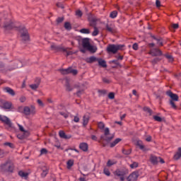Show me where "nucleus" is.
I'll use <instances>...</instances> for the list:
<instances>
[{
  "label": "nucleus",
  "instance_id": "1",
  "mask_svg": "<svg viewBox=\"0 0 181 181\" xmlns=\"http://www.w3.org/2000/svg\"><path fill=\"white\" fill-rule=\"evenodd\" d=\"M125 45H115V44H110L107 47V52L109 54H117L119 50H123Z\"/></svg>",
  "mask_w": 181,
  "mask_h": 181
},
{
  "label": "nucleus",
  "instance_id": "2",
  "mask_svg": "<svg viewBox=\"0 0 181 181\" xmlns=\"http://www.w3.org/2000/svg\"><path fill=\"white\" fill-rule=\"evenodd\" d=\"M14 168L15 166L13 165V163L11 162V160H7L0 165V172H3L4 173L8 172L12 173L13 172Z\"/></svg>",
  "mask_w": 181,
  "mask_h": 181
},
{
  "label": "nucleus",
  "instance_id": "3",
  "mask_svg": "<svg viewBox=\"0 0 181 181\" xmlns=\"http://www.w3.org/2000/svg\"><path fill=\"white\" fill-rule=\"evenodd\" d=\"M82 46L83 49L88 50L90 53H95V52H97V47L90 44V40L88 38L82 39Z\"/></svg>",
  "mask_w": 181,
  "mask_h": 181
},
{
  "label": "nucleus",
  "instance_id": "4",
  "mask_svg": "<svg viewBox=\"0 0 181 181\" xmlns=\"http://www.w3.org/2000/svg\"><path fill=\"white\" fill-rule=\"evenodd\" d=\"M0 27L4 29V30H11L13 28H16L15 24H13V22L11 19L4 20V23L0 24Z\"/></svg>",
  "mask_w": 181,
  "mask_h": 181
},
{
  "label": "nucleus",
  "instance_id": "5",
  "mask_svg": "<svg viewBox=\"0 0 181 181\" xmlns=\"http://www.w3.org/2000/svg\"><path fill=\"white\" fill-rule=\"evenodd\" d=\"M51 49L52 50H55V52H66V56H71L73 54V52L67 51V49L60 45H52Z\"/></svg>",
  "mask_w": 181,
  "mask_h": 181
},
{
  "label": "nucleus",
  "instance_id": "6",
  "mask_svg": "<svg viewBox=\"0 0 181 181\" xmlns=\"http://www.w3.org/2000/svg\"><path fill=\"white\" fill-rule=\"evenodd\" d=\"M18 30L20 31L22 40L24 42L29 40V34L28 33V30L23 26L20 27Z\"/></svg>",
  "mask_w": 181,
  "mask_h": 181
},
{
  "label": "nucleus",
  "instance_id": "7",
  "mask_svg": "<svg viewBox=\"0 0 181 181\" xmlns=\"http://www.w3.org/2000/svg\"><path fill=\"white\" fill-rule=\"evenodd\" d=\"M150 162L152 163V165H158V163H165V160L160 158V157H157L156 156L154 155H151L150 156Z\"/></svg>",
  "mask_w": 181,
  "mask_h": 181
},
{
  "label": "nucleus",
  "instance_id": "8",
  "mask_svg": "<svg viewBox=\"0 0 181 181\" xmlns=\"http://www.w3.org/2000/svg\"><path fill=\"white\" fill-rule=\"evenodd\" d=\"M23 114H25V115H30V114L33 115L36 114V110H35V107H31V109L30 107H28V106L24 107Z\"/></svg>",
  "mask_w": 181,
  "mask_h": 181
},
{
  "label": "nucleus",
  "instance_id": "9",
  "mask_svg": "<svg viewBox=\"0 0 181 181\" xmlns=\"http://www.w3.org/2000/svg\"><path fill=\"white\" fill-rule=\"evenodd\" d=\"M0 121L6 125H8L10 128L12 127V122H11V119H9L8 117L0 115Z\"/></svg>",
  "mask_w": 181,
  "mask_h": 181
},
{
  "label": "nucleus",
  "instance_id": "10",
  "mask_svg": "<svg viewBox=\"0 0 181 181\" xmlns=\"http://www.w3.org/2000/svg\"><path fill=\"white\" fill-rule=\"evenodd\" d=\"M105 136H101V139H103L104 141H107V142H110L112 139V136L108 137V135H110V129L108 127H106L105 129Z\"/></svg>",
  "mask_w": 181,
  "mask_h": 181
},
{
  "label": "nucleus",
  "instance_id": "11",
  "mask_svg": "<svg viewBox=\"0 0 181 181\" xmlns=\"http://www.w3.org/2000/svg\"><path fill=\"white\" fill-rule=\"evenodd\" d=\"M149 54H151V56H162V51L158 48H153L150 50Z\"/></svg>",
  "mask_w": 181,
  "mask_h": 181
},
{
  "label": "nucleus",
  "instance_id": "12",
  "mask_svg": "<svg viewBox=\"0 0 181 181\" xmlns=\"http://www.w3.org/2000/svg\"><path fill=\"white\" fill-rule=\"evenodd\" d=\"M166 94L173 101H179V96L177 94L172 93L170 90H168Z\"/></svg>",
  "mask_w": 181,
  "mask_h": 181
},
{
  "label": "nucleus",
  "instance_id": "13",
  "mask_svg": "<svg viewBox=\"0 0 181 181\" xmlns=\"http://www.w3.org/2000/svg\"><path fill=\"white\" fill-rule=\"evenodd\" d=\"M115 175L118 176V177H119L121 181L125 180V177H124L125 176V171L117 170L115 171Z\"/></svg>",
  "mask_w": 181,
  "mask_h": 181
},
{
  "label": "nucleus",
  "instance_id": "14",
  "mask_svg": "<svg viewBox=\"0 0 181 181\" xmlns=\"http://www.w3.org/2000/svg\"><path fill=\"white\" fill-rule=\"evenodd\" d=\"M138 173L134 172L132 174L129 175V176L127 178L128 181H136V179H138Z\"/></svg>",
  "mask_w": 181,
  "mask_h": 181
},
{
  "label": "nucleus",
  "instance_id": "15",
  "mask_svg": "<svg viewBox=\"0 0 181 181\" xmlns=\"http://www.w3.org/2000/svg\"><path fill=\"white\" fill-rule=\"evenodd\" d=\"M23 64H22V62L19 61V60H16L14 62V65L13 67H11L9 70H15V69H21V67H22Z\"/></svg>",
  "mask_w": 181,
  "mask_h": 181
},
{
  "label": "nucleus",
  "instance_id": "16",
  "mask_svg": "<svg viewBox=\"0 0 181 181\" xmlns=\"http://www.w3.org/2000/svg\"><path fill=\"white\" fill-rule=\"evenodd\" d=\"M79 148L83 152H87L88 151V144L87 143H81L79 144Z\"/></svg>",
  "mask_w": 181,
  "mask_h": 181
},
{
  "label": "nucleus",
  "instance_id": "17",
  "mask_svg": "<svg viewBox=\"0 0 181 181\" xmlns=\"http://www.w3.org/2000/svg\"><path fill=\"white\" fill-rule=\"evenodd\" d=\"M152 37L154 40H156V44L158 46H163V40L162 39V37H156L155 36H153Z\"/></svg>",
  "mask_w": 181,
  "mask_h": 181
},
{
  "label": "nucleus",
  "instance_id": "18",
  "mask_svg": "<svg viewBox=\"0 0 181 181\" xmlns=\"http://www.w3.org/2000/svg\"><path fill=\"white\" fill-rule=\"evenodd\" d=\"M88 121H90V116L88 115H85L83 117V125L86 127L88 124Z\"/></svg>",
  "mask_w": 181,
  "mask_h": 181
},
{
  "label": "nucleus",
  "instance_id": "19",
  "mask_svg": "<svg viewBox=\"0 0 181 181\" xmlns=\"http://www.w3.org/2000/svg\"><path fill=\"white\" fill-rule=\"evenodd\" d=\"M12 107V103L11 102H4L2 105V108L4 110H11Z\"/></svg>",
  "mask_w": 181,
  "mask_h": 181
},
{
  "label": "nucleus",
  "instance_id": "20",
  "mask_svg": "<svg viewBox=\"0 0 181 181\" xmlns=\"http://www.w3.org/2000/svg\"><path fill=\"white\" fill-rule=\"evenodd\" d=\"M59 134L60 138H63L64 139H70V138H71V135H66V133L63 131H59Z\"/></svg>",
  "mask_w": 181,
  "mask_h": 181
},
{
  "label": "nucleus",
  "instance_id": "21",
  "mask_svg": "<svg viewBox=\"0 0 181 181\" xmlns=\"http://www.w3.org/2000/svg\"><path fill=\"white\" fill-rule=\"evenodd\" d=\"M69 74H73V76H77L78 71L74 69L73 67L70 66L68 68Z\"/></svg>",
  "mask_w": 181,
  "mask_h": 181
},
{
  "label": "nucleus",
  "instance_id": "22",
  "mask_svg": "<svg viewBox=\"0 0 181 181\" xmlns=\"http://www.w3.org/2000/svg\"><path fill=\"white\" fill-rule=\"evenodd\" d=\"M181 158V147L178 148L177 151L176 153L174 155V159L175 160H179V158Z\"/></svg>",
  "mask_w": 181,
  "mask_h": 181
},
{
  "label": "nucleus",
  "instance_id": "23",
  "mask_svg": "<svg viewBox=\"0 0 181 181\" xmlns=\"http://www.w3.org/2000/svg\"><path fill=\"white\" fill-rule=\"evenodd\" d=\"M136 146L138 147H139V148L141 150V151H146V148H145V146H144V144L142 143V141L141 140H138L136 141Z\"/></svg>",
  "mask_w": 181,
  "mask_h": 181
},
{
  "label": "nucleus",
  "instance_id": "24",
  "mask_svg": "<svg viewBox=\"0 0 181 181\" xmlns=\"http://www.w3.org/2000/svg\"><path fill=\"white\" fill-rule=\"evenodd\" d=\"M4 90L6 93H8V94H10V95H15V91L13 90L12 88H11L9 87H6V88H4Z\"/></svg>",
  "mask_w": 181,
  "mask_h": 181
},
{
  "label": "nucleus",
  "instance_id": "25",
  "mask_svg": "<svg viewBox=\"0 0 181 181\" xmlns=\"http://www.w3.org/2000/svg\"><path fill=\"white\" fill-rule=\"evenodd\" d=\"M40 84V79H38V81L37 83L31 84L30 85V87L32 90H37V88H39Z\"/></svg>",
  "mask_w": 181,
  "mask_h": 181
},
{
  "label": "nucleus",
  "instance_id": "26",
  "mask_svg": "<svg viewBox=\"0 0 181 181\" xmlns=\"http://www.w3.org/2000/svg\"><path fill=\"white\" fill-rule=\"evenodd\" d=\"M99 66L101 67H107V62L103 59H98Z\"/></svg>",
  "mask_w": 181,
  "mask_h": 181
},
{
  "label": "nucleus",
  "instance_id": "27",
  "mask_svg": "<svg viewBox=\"0 0 181 181\" xmlns=\"http://www.w3.org/2000/svg\"><path fill=\"white\" fill-rule=\"evenodd\" d=\"M122 139L117 138L113 142L110 143V148H114L115 145H117V144H119Z\"/></svg>",
  "mask_w": 181,
  "mask_h": 181
},
{
  "label": "nucleus",
  "instance_id": "28",
  "mask_svg": "<svg viewBox=\"0 0 181 181\" xmlns=\"http://www.w3.org/2000/svg\"><path fill=\"white\" fill-rule=\"evenodd\" d=\"M98 59L95 57H90L86 59L87 63H94V62H98Z\"/></svg>",
  "mask_w": 181,
  "mask_h": 181
},
{
  "label": "nucleus",
  "instance_id": "29",
  "mask_svg": "<svg viewBox=\"0 0 181 181\" xmlns=\"http://www.w3.org/2000/svg\"><path fill=\"white\" fill-rule=\"evenodd\" d=\"M118 16V12L117 11H112L110 14V18L112 19H115V18Z\"/></svg>",
  "mask_w": 181,
  "mask_h": 181
},
{
  "label": "nucleus",
  "instance_id": "30",
  "mask_svg": "<svg viewBox=\"0 0 181 181\" xmlns=\"http://www.w3.org/2000/svg\"><path fill=\"white\" fill-rule=\"evenodd\" d=\"M18 175L19 176H21V177H28V176H29V174L28 173H25L23 171H19L18 172Z\"/></svg>",
  "mask_w": 181,
  "mask_h": 181
},
{
  "label": "nucleus",
  "instance_id": "31",
  "mask_svg": "<svg viewBox=\"0 0 181 181\" xmlns=\"http://www.w3.org/2000/svg\"><path fill=\"white\" fill-rule=\"evenodd\" d=\"M67 165V168L68 169H71V166H73V165H74V160H69L66 163Z\"/></svg>",
  "mask_w": 181,
  "mask_h": 181
},
{
  "label": "nucleus",
  "instance_id": "32",
  "mask_svg": "<svg viewBox=\"0 0 181 181\" xmlns=\"http://www.w3.org/2000/svg\"><path fill=\"white\" fill-rule=\"evenodd\" d=\"M80 33H83L84 35H89L90 33V30L88 28H82L80 30Z\"/></svg>",
  "mask_w": 181,
  "mask_h": 181
},
{
  "label": "nucleus",
  "instance_id": "33",
  "mask_svg": "<svg viewBox=\"0 0 181 181\" xmlns=\"http://www.w3.org/2000/svg\"><path fill=\"white\" fill-rule=\"evenodd\" d=\"M103 173L106 176H111V173L110 172V169H108V168H104Z\"/></svg>",
  "mask_w": 181,
  "mask_h": 181
},
{
  "label": "nucleus",
  "instance_id": "34",
  "mask_svg": "<svg viewBox=\"0 0 181 181\" xmlns=\"http://www.w3.org/2000/svg\"><path fill=\"white\" fill-rule=\"evenodd\" d=\"M131 152H132L131 149H127V150L125 148L122 149V153L124 155H131Z\"/></svg>",
  "mask_w": 181,
  "mask_h": 181
},
{
  "label": "nucleus",
  "instance_id": "35",
  "mask_svg": "<svg viewBox=\"0 0 181 181\" xmlns=\"http://www.w3.org/2000/svg\"><path fill=\"white\" fill-rule=\"evenodd\" d=\"M144 111H145L146 112H148V114L149 115H152V110H151V108H149L148 107H144Z\"/></svg>",
  "mask_w": 181,
  "mask_h": 181
},
{
  "label": "nucleus",
  "instance_id": "36",
  "mask_svg": "<svg viewBox=\"0 0 181 181\" xmlns=\"http://www.w3.org/2000/svg\"><path fill=\"white\" fill-rule=\"evenodd\" d=\"M64 28L67 30H70L71 29V25L70 24V23L66 22V23H64Z\"/></svg>",
  "mask_w": 181,
  "mask_h": 181
},
{
  "label": "nucleus",
  "instance_id": "37",
  "mask_svg": "<svg viewBox=\"0 0 181 181\" xmlns=\"http://www.w3.org/2000/svg\"><path fill=\"white\" fill-rule=\"evenodd\" d=\"M117 163L115 161H112L111 160H109L107 163V166H108V168L112 166V165H115Z\"/></svg>",
  "mask_w": 181,
  "mask_h": 181
},
{
  "label": "nucleus",
  "instance_id": "38",
  "mask_svg": "<svg viewBox=\"0 0 181 181\" xmlns=\"http://www.w3.org/2000/svg\"><path fill=\"white\" fill-rule=\"evenodd\" d=\"M59 71L62 74H69V68L60 69Z\"/></svg>",
  "mask_w": 181,
  "mask_h": 181
},
{
  "label": "nucleus",
  "instance_id": "39",
  "mask_svg": "<svg viewBox=\"0 0 181 181\" xmlns=\"http://www.w3.org/2000/svg\"><path fill=\"white\" fill-rule=\"evenodd\" d=\"M98 33H99L98 28H97V27H95L94 30L92 33L93 36H98Z\"/></svg>",
  "mask_w": 181,
  "mask_h": 181
},
{
  "label": "nucleus",
  "instance_id": "40",
  "mask_svg": "<svg viewBox=\"0 0 181 181\" xmlns=\"http://www.w3.org/2000/svg\"><path fill=\"white\" fill-rule=\"evenodd\" d=\"M153 119H155V121H157V122H162V117L159 116H153Z\"/></svg>",
  "mask_w": 181,
  "mask_h": 181
},
{
  "label": "nucleus",
  "instance_id": "41",
  "mask_svg": "<svg viewBox=\"0 0 181 181\" xmlns=\"http://www.w3.org/2000/svg\"><path fill=\"white\" fill-rule=\"evenodd\" d=\"M98 127L99 129H104V128H105V124L100 122L98 123Z\"/></svg>",
  "mask_w": 181,
  "mask_h": 181
},
{
  "label": "nucleus",
  "instance_id": "42",
  "mask_svg": "<svg viewBox=\"0 0 181 181\" xmlns=\"http://www.w3.org/2000/svg\"><path fill=\"white\" fill-rule=\"evenodd\" d=\"M76 16L78 18H81V16H83V12L81 10H77L76 11Z\"/></svg>",
  "mask_w": 181,
  "mask_h": 181
},
{
  "label": "nucleus",
  "instance_id": "43",
  "mask_svg": "<svg viewBox=\"0 0 181 181\" xmlns=\"http://www.w3.org/2000/svg\"><path fill=\"white\" fill-rule=\"evenodd\" d=\"M106 30H107V32H110V33H112L114 32V29L110 27V25H106Z\"/></svg>",
  "mask_w": 181,
  "mask_h": 181
},
{
  "label": "nucleus",
  "instance_id": "44",
  "mask_svg": "<svg viewBox=\"0 0 181 181\" xmlns=\"http://www.w3.org/2000/svg\"><path fill=\"white\" fill-rule=\"evenodd\" d=\"M102 80L105 84H110V83H111V81L107 78H103Z\"/></svg>",
  "mask_w": 181,
  "mask_h": 181
},
{
  "label": "nucleus",
  "instance_id": "45",
  "mask_svg": "<svg viewBox=\"0 0 181 181\" xmlns=\"http://www.w3.org/2000/svg\"><path fill=\"white\" fill-rule=\"evenodd\" d=\"M165 57L168 60H169V62H173V57H172V55L165 54Z\"/></svg>",
  "mask_w": 181,
  "mask_h": 181
},
{
  "label": "nucleus",
  "instance_id": "46",
  "mask_svg": "<svg viewBox=\"0 0 181 181\" xmlns=\"http://www.w3.org/2000/svg\"><path fill=\"white\" fill-rule=\"evenodd\" d=\"M66 91H72L73 90V88H71V86H70L69 83L66 84Z\"/></svg>",
  "mask_w": 181,
  "mask_h": 181
},
{
  "label": "nucleus",
  "instance_id": "47",
  "mask_svg": "<svg viewBox=\"0 0 181 181\" xmlns=\"http://www.w3.org/2000/svg\"><path fill=\"white\" fill-rule=\"evenodd\" d=\"M130 168L132 169H135V168H138V163L134 162L132 164L130 165Z\"/></svg>",
  "mask_w": 181,
  "mask_h": 181
},
{
  "label": "nucleus",
  "instance_id": "48",
  "mask_svg": "<svg viewBox=\"0 0 181 181\" xmlns=\"http://www.w3.org/2000/svg\"><path fill=\"white\" fill-rule=\"evenodd\" d=\"M108 98L110 100H114V98H115V94H114V93H110L108 94Z\"/></svg>",
  "mask_w": 181,
  "mask_h": 181
},
{
  "label": "nucleus",
  "instance_id": "49",
  "mask_svg": "<svg viewBox=\"0 0 181 181\" xmlns=\"http://www.w3.org/2000/svg\"><path fill=\"white\" fill-rule=\"evenodd\" d=\"M47 173H48L47 170H43L41 174L42 177H46Z\"/></svg>",
  "mask_w": 181,
  "mask_h": 181
},
{
  "label": "nucleus",
  "instance_id": "50",
  "mask_svg": "<svg viewBox=\"0 0 181 181\" xmlns=\"http://www.w3.org/2000/svg\"><path fill=\"white\" fill-rule=\"evenodd\" d=\"M47 153V149L42 148L40 150V155H46Z\"/></svg>",
  "mask_w": 181,
  "mask_h": 181
},
{
  "label": "nucleus",
  "instance_id": "51",
  "mask_svg": "<svg viewBox=\"0 0 181 181\" xmlns=\"http://www.w3.org/2000/svg\"><path fill=\"white\" fill-rule=\"evenodd\" d=\"M64 21V18H63V17H59L57 19V23H62V22H63Z\"/></svg>",
  "mask_w": 181,
  "mask_h": 181
},
{
  "label": "nucleus",
  "instance_id": "52",
  "mask_svg": "<svg viewBox=\"0 0 181 181\" xmlns=\"http://www.w3.org/2000/svg\"><path fill=\"white\" fill-rule=\"evenodd\" d=\"M37 104L40 105V107H45V104H43V102L40 99H38L37 100Z\"/></svg>",
  "mask_w": 181,
  "mask_h": 181
},
{
  "label": "nucleus",
  "instance_id": "53",
  "mask_svg": "<svg viewBox=\"0 0 181 181\" xmlns=\"http://www.w3.org/2000/svg\"><path fill=\"white\" fill-rule=\"evenodd\" d=\"M4 145L6 146H9V148H13V144L12 143L10 142H6L4 143Z\"/></svg>",
  "mask_w": 181,
  "mask_h": 181
},
{
  "label": "nucleus",
  "instance_id": "54",
  "mask_svg": "<svg viewBox=\"0 0 181 181\" xmlns=\"http://www.w3.org/2000/svg\"><path fill=\"white\" fill-rule=\"evenodd\" d=\"M170 104L171 105V107L174 109H176L177 108V106L175 104V102H173V100H170Z\"/></svg>",
  "mask_w": 181,
  "mask_h": 181
},
{
  "label": "nucleus",
  "instance_id": "55",
  "mask_svg": "<svg viewBox=\"0 0 181 181\" xmlns=\"http://www.w3.org/2000/svg\"><path fill=\"white\" fill-rule=\"evenodd\" d=\"M74 122H79L80 118L78 116H74Z\"/></svg>",
  "mask_w": 181,
  "mask_h": 181
},
{
  "label": "nucleus",
  "instance_id": "56",
  "mask_svg": "<svg viewBox=\"0 0 181 181\" xmlns=\"http://www.w3.org/2000/svg\"><path fill=\"white\" fill-rule=\"evenodd\" d=\"M20 101L21 103H25V101H26V98L25 96H21L20 98Z\"/></svg>",
  "mask_w": 181,
  "mask_h": 181
},
{
  "label": "nucleus",
  "instance_id": "57",
  "mask_svg": "<svg viewBox=\"0 0 181 181\" xmlns=\"http://www.w3.org/2000/svg\"><path fill=\"white\" fill-rule=\"evenodd\" d=\"M18 128L20 129V131H21V132H25V129L23 128V126L21 125V124H18Z\"/></svg>",
  "mask_w": 181,
  "mask_h": 181
},
{
  "label": "nucleus",
  "instance_id": "58",
  "mask_svg": "<svg viewBox=\"0 0 181 181\" xmlns=\"http://www.w3.org/2000/svg\"><path fill=\"white\" fill-rule=\"evenodd\" d=\"M4 155H5V151H4L2 149H0V158H4Z\"/></svg>",
  "mask_w": 181,
  "mask_h": 181
},
{
  "label": "nucleus",
  "instance_id": "59",
  "mask_svg": "<svg viewBox=\"0 0 181 181\" xmlns=\"http://www.w3.org/2000/svg\"><path fill=\"white\" fill-rule=\"evenodd\" d=\"M156 5L157 8H160V1L156 0Z\"/></svg>",
  "mask_w": 181,
  "mask_h": 181
},
{
  "label": "nucleus",
  "instance_id": "60",
  "mask_svg": "<svg viewBox=\"0 0 181 181\" xmlns=\"http://www.w3.org/2000/svg\"><path fill=\"white\" fill-rule=\"evenodd\" d=\"M132 48L134 49V50H138V44L134 43L132 46Z\"/></svg>",
  "mask_w": 181,
  "mask_h": 181
},
{
  "label": "nucleus",
  "instance_id": "61",
  "mask_svg": "<svg viewBox=\"0 0 181 181\" xmlns=\"http://www.w3.org/2000/svg\"><path fill=\"white\" fill-rule=\"evenodd\" d=\"M158 62H160V59L156 58L153 60V63H158Z\"/></svg>",
  "mask_w": 181,
  "mask_h": 181
},
{
  "label": "nucleus",
  "instance_id": "62",
  "mask_svg": "<svg viewBox=\"0 0 181 181\" xmlns=\"http://www.w3.org/2000/svg\"><path fill=\"white\" fill-rule=\"evenodd\" d=\"M60 114H61V115L64 117V118H67V117H69V115H67V113L61 112Z\"/></svg>",
  "mask_w": 181,
  "mask_h": 181
},
{
  "label": "nucleus",
  "instance_id": "63",
  "mask_svg": "<svg viewBox=\"0 0 181 181\" xmlns=\"http://www.w3.org/2000/svg\"><path fill=\"white\" fill-rule=\"evenodd\" d=\"M173 29H177V28H179V24H173Z\"/></svg>",
  "mask_w": 181,
  "mask_h": 181
},
{
  "label": "nucleus",
  "instance_id": "64",
  "mask_svg": "<svg viewBox=\"0 0 181 181\" xmlns=\"http://www.w3.org/2000/svg\"><path fill=\"white\" fill-rule=\"evenodd\" d=\"M81 94H83V90H78L76 93V95H78V97H80V95H81Z\"/></svg>",
  "mask_w": 181,
  "mask_h": 181
}]
</instances>
